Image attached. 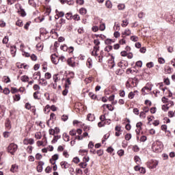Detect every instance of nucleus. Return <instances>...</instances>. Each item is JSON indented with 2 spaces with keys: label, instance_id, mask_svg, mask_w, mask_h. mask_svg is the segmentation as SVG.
<instances>
[{
  "label": "nucleus",
  "instance_id": "obj_29",
  "mask_svg": "<svg viewBox=\"0 0 175 175\" xmlns=\"http://www.w3.org/2000/svg\"><path fill=\"white\" fill-rule=\"evenodd\" d=\"M105 44H111V43H114V40L107 38L105 40Z\"/></svg>",
  "mask_w": 175,
  "mask_h": 175
},
{
  "label": "nucleus",
  "instance_id": "obj_20",
  "mask_svg": "<svg viewBox=\"0 0 175 175\" xmlns=\"http://www.w3.org/2000/svg\"><path fill=\"white\" fill-rule=\"evenodd\" d=\"M66 84H65V87L66 88H69V85H70L72 84V83L70 82V78H67V79L66 80Z\"/></svg>",
  "mask_w": 175,
  "mask_h": 175
},
{
  "label": "nucleus",
  "instance_id": "obj_39",
  "mask_svg": "<svg viewBox=\"0 0 175 175\" xmlns=\"http://www.w3.org/2000/svg\"><path fill=\"white\" fill-rule=\"evenodd\" d=\"M61 50H63V51H68V46L66 44L62 45L60 46Z\"/></svg>",
  "mask_w": 175,
  "mask_h": 175
},
{
  "label": "nucleus",
  "instance_id": "obj_55",
  "mask_svg": "<svg viewBox=\"0 0 175 175\" xmlns=\"http://www.w3.org/2000/svg\"><path fill=\"white\" fill-rule=\"evenodd\" d=\"M129 98L130 99H133V98H135V93H133V92H131L129 94Z\"/></svg>",
  "mask_w": 175,
  "mask_h": 175
},
{
  "label": "nucleus",
  "instance_id": "obj_60",
  "mask_svg": "<svg viewBox=\"0 0 175 175\" xmlns=\"http://www.w3.org/2000/svg\"><path fill=\"white\" fill-rule=\"evenodd\" d=\"M72 161L74 162V163H79V162H80V159H79V157H75L72 159Z\"/></svg>",
  "mask_w": 175,
  "mask_h": 175
},
{
  "label": "nucleus",
  "instance_id": "obj_57",
  "mask_svg": "<svg viewBox=\"0 0 175 175\" xmlns=\"http://www.w3.org/2000/svg\"><path fill=\"white\" fill-rule=\"evenodd\" d=\"M45 78H46L48 80H49V79H51V74L50 72H46Z\"/></svg>",
  "mask_w": 175,
  "mask_h": 175
},
{
  "label": "nucleus",
  "instance_id": "obj_7",
  "mask_svg": "<svg viewBox=\"0 0 175 175\" xmlns=\"http://www.w3.org/2000/svg\"><path fill=\"white\" fill-rule=\"evenodd\" d=\"M67 63L68 65L72 68H75V66H76V62H75V60H73V58L72 57L68 59Z\"/></svg>",
  "mask_w": 175,
  "mask_h": 175
},
{
  "label": "nucleus",
  "instance_id": "obj_38",
  "mask_svg": "<svg viewBox=\"0 0 175 175\" xmlns=\"http://www.w3.org/2000/svg\"><path fill=\"white\" fill-rule=\"evenodd\" d=\"M146 66L147 68H154V62H150L146 64Z\"/></svg>",
  "mask_w": 175,
  "mask_h": 175
},
{
  "label": "nucleus",
  "instance_id": "obj_56",
  "mask_svg": "<svg viewBox=\"0 0 175 175\" xmlns=\"http://www.w3.org/2000/svg\"><path fill=\"white\" fill-rule=\"evenodd\" d=\"M58 158H59L58 154H54V155L52 157L51 159H52L53 161H57Z\"/></svg>",
  "mask_w": 175,
  "mask_h": 175
},
{
  "label": "nucleus",
  "instance_id": "obj_22",
  "mask_svg": "<svg viewBox=\"0 0 175 175\" xmlns=\"http://www.w3.org/2000/svg\"><path fill=\"white\" fill-rule=\"evenodd\" d=\"M103 106H107V109H108V110H109V111H113V110H114V107H113V105H110V104H104Z\"/></svg>",
  "mask_w": 175,
  "mask_h": 175
},
{
  "label": "nucleus",
  "instance_id": "obj_31",
  "mask_svg": "<svg viewBox=\"0 0 175 175\" xmlns=\"http://www.w3.org/2000/svg\"><path fill=\"white\" fill-rule=\"evenodd\" d=\"M36 47H37L38 50H39L40 51H41V50H43V44H42V43H38V44L36 45Z\"/></svg>",
  "mask_w": 175,
  "mask_h": 175
},
{
  "label": "nucleus",
  "instance_id": "obj_48",
  "mask_svg": "<svg viewBox=\"0 0 175 175\" xmlns=\"http://www.w3.org/2000/svg\"><path fill=\"white\" fill-rule=\"evenodd\" d=\"M174 114H175V112L172 111H170L168 112V116L170 118H173V117L174 116Z\"/></svg>",
  "mask_w": 175,
  "mask_h": 175
},
{
  "label": "nucleus",
  "instance_id": "obj_10",
  "mask_svg": "<svg viewBox=\"0 0 175 175\" xmlns=\"http://www.w3.org/2000/svg\"><path fill=\"white\" fill-rule=\"evenodd\" d=\"M164 72L165 74H168L170 75V73H172L173 72V68H172L170 66H165L164 68Z\"/></svg>",
  "mask_w": 175,
  "mask_h": 175
},
{
  "label": "nucleus",
  "instance_id": "obj_25",
  "mask_svg": "<svg viewBox=\"0 0 175 175\" xmlns=\"http://www.w3.org/2000/svg\"><path fill=\"white\" fill-rule=\"evenodd\" d=\"M118 10H124L125 9V4L124 3H120L118 5Z\"/></svg>",
  "mask_w": 175,
  "mask_h": 175
},
{
  "label": "nucleus",
  "instance_id": "obj_34",
  "mask_svg": "<svg viewBox=\"0 0 175 175\" xmlns=\"http://www.w3.org/2000/svg\"><path fill=\"white\" fill-rule=\"evenodd\" d=\"M132 139V134L131 133H127L126 135H125V140H127V141H129L130 139Z\"/></svg>",
  "mask_w": 175,
  "mask_h": 175
},
{
  "label": "nucleus",
  "instance_id": "obj_1",
  "mask_svg": "<svg viewBox=\"0 0 175 175\" xmlns=\"http://www.w3.org/2000/svg\"><path fill=\"white\" fill-rule=\"evenodd\" d=\"M152 150L154 152H162V150H163V144L159 140L154 142L152 145Z\"/></svg>",
  "mask_w": 175,
  "mask_h": 175
},
{
  "label": "nucleus",
  "instance_id": "obj_36",
  "mask_svg": "<svg viewBox=\"0 0 175 175\" xmlns=\"http://www.w3.org/2000/svg\"><path fill=\"white\" fill-rule=\"evenodd\" d=\"M99 29L100 31H105V29H106V25H105V23H102L101 25H100Z\"/></svg>",
  "mask_w": 175,
  "mask_h": 175
},
{
  "label": "nucleus",
  "instance_id": "obj_11",
  "mask_svg": "<svg viewBox=\"0 0 175 175\" xmlns=\"http://www.w3.org/2000/svg\"><path fill=\"white\" fill-rule=\"evenodd\" d=\"M86 65L89 69H91V68H92V59L88 58L86 62Z\"/></svg>",
  "mask_w": 175,
  "mask_h": 175
},
{
  "label": "nucleus",
  "instance_id": "obj_12",
  "mask_svg": "<svg viewBox=\"0 0 175 175\" xmlns=\"http://www.w3.org/2000/svg\"><path fill=\"white\" fill-rule=\"evenodd\" d=\"M132 80V81H131ZM131 83L133 84V87H136L137 85V83L139 81V80L137 79V78L134 77L133 79H131Z\"/></svg>",
  "mask_w": 175,
  "mask_h": 175
},
{
  "label": "nucleus",
  "instance_id": "obj_3",
  "mask_svg": "<svg viewBox=\"0 0 175 175\" xmlns=\"http://www.w3.org/2000/svg\"><path fill=\"white\" fill-rule=\"evenodd\" d=\"M159 163V162L155 159H151L147 162L148 167H149V169L157 168V166H158Z\"/></svg>",
  "mask_w": 175,
  "mask_h": 175
},
{
  "label": "nucleus",
  "instance_id": "obj_53",
  "mask_svg": "<svg viewBox=\"0 0 175 175\" xmlns=\"http://www.w3.org/2000/svg\"><path fill=\"white\" fill-rule=\"evenodd\" d=\"M51 170H52L51 167L47 166L45 169V172L46 173H51Z\"/></svg>",
  "mask_w": 175,
  "mask_h": 175
},
{
  "label": "nucleus",
  "instance_id": "obj_6",
  "mask_svg": "<svg viewBox=\"0 0 175 175\" xmlns=\"http://www.w3.org/2000/svg\"><path fill=\"white\" fill-rule=\"evenodd\" d=\"M35 143V141L32 138L27 139L25 138L23 140V144L28 146V144H33Z\"/></svg>",
  "mask_w": 175,
  "mask_h": 175
},
{
  "label": "nucleus",
  "instance_id": "obj_8",
  "mask_svg": "<svg viewBox=\"0 0 175 175\" xmlns=\"http://www.w3.org/2000/svg\"><path fill=\"white\" fill-rule=\"evenodd\" d=\"M18 13L21 14L22 17H25L27 16V13L25 12V10L23 9V7L19 5V10H18Z\"/></svg>",
  "mask_w": 175,
  "mask_h": 175
},
{
  "label": "nucleus",
  "instance_id": "obj_16",
  "mask_svg": "<svg viewBox=\"0 0 175 175\" xmlns=\"http://www.w3.org/2000/svg\"><path fill=\"white\" fill-rule=\"evenodd\" d=\"M60 165L62 167H64V169H68V167H69V164H68L66 161H62Z\"/></svg>",
  "mask_w": 175,
  "mask_h": 175
},
{
  "label": "nucleus",
  "instance_id": "obj_64",
  "mask_svg": "<svg viewBox=\"0 0 175 175\" xmlns=\"http://www.w3.org/2000/svg\"><path fill=\"white\" fill-rule=\"evenodd\" d=\"M158 61L160 64H165V59H163V57H159Z\"/></svg>",
  "mask_w": 175,
  "mask_h": 175
},
{
  "label": "nucleus",
  "instance_id": "obj_46",
  "mask_svg": "<svg viewBox=\"0 0 175 175\" xmlns=\"http://www.w3.org/2000/svg\"><path fill=\"white\" fill-rule=\"evenodd\" d=\"M35 137H36V139H42V133H36Z\"/></svg>",
  "mask_w": 175,
  "mask_h": 175
},
{
  "label": "nucleus",
  "instance_id": "obj_54",
  "mask_svg": "<svg viewBox=\"0 0 175 175\" xmlns=\"http://www.w3.org/2000/svg\"><path fill=\"white\" fill-rule=\"evenodd\" d=\"M14 100L18 101L20 99H21V97L20 94H16L15 96L14 97Z\"/></svg>",
  "mask_w": 175,
  "mask_h": 175
},
{
  "label": "nucleus",
  "instance_id": "obj_14",
  "mask_svg": "<svg viewBox=\"0 0 175 175\" xmlns=\"http://www.w3.org/2000/svg\"><path fill=\"white\" fill-rule=\"evenodd\" d=\"M21 79L23 83H27L29 81V77H28L27 75H23L21 77Z\"/></svg>",
  "mask_w": 175,
  "mask_h": 175
},
{
  "label": "nucleus",
  "instance_id": "obj_21",
  "mask_svg": "<svg viewBox=\"0 0 175 175\" xmlns=\"http://www.w3.org/2000/svg\"><path fill=\"white\" fill-rule=\"evenodd\" d=\"M80 14H82V16H84V14H87V9L82 8L79 10Z\"/></svg>",
  "mask_w": 175,
  "mask_h": 175
},
{
  "label": "nucleus",
  "instance_id": "obj_41",
  "mask_svg": "<svg viewBox=\"0 0 175 175\" xmlns=\"http://www.w3.org/2000/svg\"><path fill=\"white\" fill-rule=\"evenodd\" d=\"M79 166L82 167V169H85V167H87V163L81 162L79 163Z\"/></svg>",
  "mask_w": 175,
  "mask_h": 175
},
{
  "label": "nucleus",
  "instance_id": "obj_13",
  "mask_svg": "<svg viewBox=\"0 0 175 175\" xmlns=\"http://www.w3.org/2000/svg\"><path fill=\"white\" fill-rule=\"evenodd\" d=\"M56 16H57V18H56V20H58V18H59L60 17H64L65 16V13L64 12H58L56 10Z\"/></svg>",
  "mask_w": 175,
  "mask_h": 175
},
{
  "label": "nucleus",
  "instance_id": "obj_44",
  "mask_svg": "<svg viewBox=\"0 0 175 175\" xmlns=\"http://www.w3.org/2000/svg\"><path fill=\"white\" fill-rule=\"evenodd\" d=\"M65 23H66V20H65L64 18H60L59 23L60 24L61 27H62V25H64Z\"/></svg>",
  "mask_w": 175,
  "mask_h": 175
},
{
  "label": "nucleus",
  "instance_id": "obj_43",
  "mask_svg": "<svg viewBox=\"0 0 175 175\" xmlns=\"http://www.w3.org/2000/svg\"><path fill=\"white\" fill-rule=\"evenodd\" d=\"M72 18L75 21H79V20H80V16H79L78 14H75V15L72 16Z\"/></svg>",
  "mask_w": 175,
  "mask_h": 175
},
{
  "label": "nucleus",
  "instance_id": "obj_24",
  "mask_svg": "<svg viewBox=\"0 0 175 175\" xmlns=\"http://www.w3.org/2000/svg\"><path fill=\"white\" fill-rule=\"evenodd\" d=\"M94 56L98 57V51H99V46H94Z\"/></svg>",
  "mask_w": 175,
  "mask_h": 175
},
{
  "label": "nucleus",
  "instance_id": "obj_47",
  "mask_svg": "<svg viewBox=\"0 0 175 175\" xmlns=\"http://www.w3.org/2000/svg\"><path fill=\"white\" fill-rule=\"evenodd\" d=\"M42 156L40 153H37L36 154V159H37L38 161H40V159H42Z\"/></svg>",
  "mask_w": 175,
  "mask_h": 175
},
{
  "label": "nucleus",
  "instance_id": "obj_28",
  "mask_svg": "<svg viewBox=\"0 0 175 175\" xmlns=\"http://www.w3.org/2000/svg\"><path fill=\"white\" fill-rule=\"evenodd\" d=\"M126 88H133V87L131 85V79L126 82Z\"/></svg>",
  "mask_w": 175,
  "mask_h": 175
},
{
  "label": "nucleus",
  "instance_id": "obj_51",
  "mask_svg": "<svg viewBox=\"0 0 175 175\" xmlns=\"http://www.w3.org/2000/svg\"><path fill=\"white\" fill-rule=\"evenodd\" d=\"M16 24V25H18V27H23V25H24L23 23V21H17Z\"/></svg>",
  "mask_w": 175,
  "mask_h": 175
},
{
  "label": "nucleus",
  "instance_id": "obj_52",
  "mask_svg": "<svg viewBox=\"0 0 175 175\" xmlns=\"http://www.w3.org/2000/svg\"><path fill=\"white\" fill-rule=\"evenodd\" d=\"M76 130L75 129H72L70 131V136H76Z\"/></svg>",
  "mask_w": 175,
  "mask_h": 175
},
{
  "label": "nucleus",
  "instance_id": "obj_15",
  "mask_svg": "<svg viewBox=\"0 0 175 175\" xmlns=\"http://www.w3.org/2000/svg\"><path fill=\"white\" fill-rule=\"evenodd\" d=\"M41 80V81L39 82V84H41V85H43V87H46V85H47L48 83L47 81H46V79H40Z\"/></svg>",
  "mask_w": 175,
  "mask_h": 175
},
{
  "label": "nucleus",
  "instance_id": "obj_33",
  "mask_svg": "<svg viewBox=\"0 0 175 175\" xmlns=\"http://www.w3.org/2000/svg\"><path fill=\"white\" fill-rule=\"evenodd\" d=\"M131 33V30L129 29H126L123 33V35H126V36H129Z\"/></svg>",
  "mask_w": 175,
  "mask_h": 175
},
{
  "label": "nucleus",
  "instance_id": "obj_18",
  "mask_svg": "<svg viewBox=\"0 0 175 175\" xmlns=\"http://www.w3.org/2000/svg\"><path fill=\"white\" fill-rule=\"evenodd\" d=\"M105 5L108 9H111L113 5L111 4V1L110 0H107L105 3Z\"/></svg>",
  "mask_w": 175,
  "mask_h": 175
},
{
  "label": "nucleus",
  "instance_id": "obj_4",
  "mask_svg": "<svg viewBox=\"0 0 175 175\" xmlns=\"http://www.w3.org/2000/svg\"><path fill=\"white\" fill-rule=\"evenodd\" d=\"M44 165V162L43 161L38 162V165L37 166V172H38V173H42V172H43Z\"/></svg>",
  "mask_w": 175,
  "mask_h": 175
},
{
  "label": "nucleus",
  "instance_id": "obj_2",
  "mask_svg": "<svg viewBox=\"0 0 175 175\" xmlns=\"http://www.w3.org/2000/svg\"><path fill=\"white\" fill-rule=\"evenodd\" d=\"M18 148V146L14 143H11L7 148L8 152H10L11 155H14L16 151Z\"/></svg>",
  "mask_w": 175,
  "mask_h": 175
},
{
  "label": "nucleus",
  "instance_id": "obj_63",
  "mask_svg": "<svg viewBox=\"0 0 175 175\" xmlns=\"http://www.w3.org/2000/svg\"><path fill=\"white\" fill-rule=\"evenodd\" d=\"M32 146H28L27 148V151L29 154H32Z\"/></svg>",
  "mask_w": 175,
  "mask_h": 175
},
{
  "label": "nucleus",
  "instance_id": "obj_32",
  "mask_svg": "<svg viewBox=\"0 0 175 175\" xmlns=\"http://www.w3.org/2000/svg\"><path fill=\"white\" fill-rule=\"evenodd\" d=\"M131 40H132V42H137V40H139V37L136 36H132L131 37Z\"/></svg>",
  "mask_w": 175,
  "mask_h": 175
},
{
  "label": "nucleus",
  "instance_id": "obj_40",
  "mask_svg": "<svg viewBox=\"0 0 175 175\" xmlns=\"http://www.w3.org/2000/svg\"><path fill=\"white\" fill-rule=\"evenodd\" d=\"M122 147L123 148H126L128 147V142L127 141H123L122 143Z\"/></svg>",
  "mask_w": 175,
  "mask_h": 175
},
{
  "label": "nucleus",
  "instance_id": "obj_27",
  "mask_svg": "<svg viewBox=\"0 0 175 175\" xmlns=\"http://www.w3.org/2000/svg\"><path fill=\"white\" fill-rule=\"evenodd\" d=\"M40 33L44 34V35H47V33H49V31H47V29H46L44 28H41L40 29Z\"/></svg>",
  "mask_w": 175,
  "mask_h": 175
},
{
  "label": "nucleus",
  "instance_id": "obj_58",
  "mask_svg": "<svg viewBox=\"0 0 175 175\" xmlns=\"http://www.w3.org/2000/svg\"><path fill=\"white\" fill-rule=\"evenodd\" d=\"M139 117L140 118H146V113L144 111H141Z\"/></svg>",
  "mask_w": 175,
  "mask_h": 175
},
{
  "label": "nucleus",
  "instance_id": "obj_23",
  "mask_svg": "<svg viewBox=\"0 0 175 175\" xmlns=\"http://www.w3.org/2000/svg\"><path fill=\"white\" fill-rule=\"evenodd\" d=\"M170 106H169V105L166 104V105H163L162 106V110H163V111H167L170 109Z\"/></svg>",
  "mask_w": 175,
  "mask_h": 175
},
{
  "label": "nucleus",
  "instance_id": "obj_9",
  "mask_svg": "<svg viewBox=\"0 0 175 175\" xmlns=\"http://www.w3.org/2000/svg\"><path fill=\"white\" fill-rule=\"evenodd\" d=\"M5 111H6L5 106L0 105V118H2L5 116Z\"/></svg>",
  "mask_w": 175,
  "mask_h": 175
},
{
  "label": "nucleus",
  "instance_id": "obj_26",
  "mask_svg": "<svg viewBox=\"0 0 175 175\" xmlns=\"http://www.w3.org/2000/svg\"><path fill=\"white\" fill-rule=\"evenodd\" d=\"M95 118H94V115L89 113L88 115L87 119L88 120V121H94Z\"/></svg>",
  "mask_w": 175,
  "mask_h": 175
},
{
  "label": "nucleus",
  "instance_id": "obj_19",
  "mask_svg": "<svg viewBox=\"0 0 175 175\" xmlns=\"http://www.w3.org/2000/svg\"><path fill=\"white\" fill-rule=\"evenodd\" d=\"M17 169H18V167L17 165H12L10 169V172H12V173H14L15 172H17Z\"/></svg>",
  "mask_w": 175,
  "mask_h": 175
},
{
  "label": "nucleus",
  "instance_id": "obj_35",
  "mask_svg": "<svg viewBox=\"0 0 175 175\" xmlns=\"http://www.w3.org/2000/svg\"><path fill=\"white\" fill-rule=\"evenodd\" d=\"M39 94H40V92L39 91H36V92L33 93V98L34 99H40L38 95H39Z\"/></svg>",
  "mask_w": 175,
  "mask_h": 175
},
{
  "label": "nucleus",
  "instance_id": "obj_30",
  "mask_svg": "<svg viewBox=\"0 0 175 175\" xmlns=\"http://www.w3.org/2000/svg\"><path fill=\"white\" fill-rule=\"evenodd\" d=\"M111 50H113V46L111 45H109L108 46L105 48V51H107V53L111 51Z\"/></svg>",
  "mask_w": 175,
  "mask_h": 175
},
{
  "label": "nucleus",
  "instance_id": "obj_59",
  "mask_svg": "<svg viewBox=\"0 0 175 175\" xmlns=\"http://www.w3.org/2000/svg\"><path fill=\"white\" fill-rule=\"evenodd\" d=\"M83 161L85 163H87V162H90V157H83Z\"/></svg>",
  "mask_w": 175,
  "mask_h": 175
},
{
  "label": "nucleus",
  "instance_id": "obj_50",
  "mask_svg": "<svg viewBox=\"0 0 175 175\" xmlns=\"http://www.w3.org/2000/svg\"><path fill=\"white\" fill-rule=\"evenodd\" d=\"M124 150L120 149L118 151V154L119 155V157H122V155H124Z\"/></svg>",
  "mask_w": 175,
  "mask_h": 175
},
{
  "label": "nucleus",
  "instance_id": "obj_37",
  "mask_svg": "<svg viewBox=\"0 0 175 175\" xmlns=\"http://www.w3.org/2000/svg\"><path fill=\"white\" fill-rule=\"evenodd\" d=\"M129 24V21L127 19L122 21V27H126Z\"/></svg>",
  "mask_w": 175,
  "mask_h": 175
},
{
  "label": "nucleus",
  "instance_id": "obj_45",
  "mask_svg": "<svg viewBox=\"0 0 175 175\" xmlns=\"http://www.w3.org/2000/svg\"><path fill=\"white\" fill-rule=\"evenodd\" d=\"M96 154L98 155V157H102V155H103V150L100 149L97 150Z\"/></svg>",
  "mask_w": 175,
  "mask_h": 175
},
{
  "label": "nucleus",
  "instance_id": "obj_42",
  "mask_svg": "<svg viewBox=\"0 0 175 175\" xmlns=\"http://www.w3.org/2000/svg\"><path fill=\"white\" fill-rule=\"evenodd\" d=\"M136 66H137L138 68H142V66H143V62L142 61H137L136 62Z\"/></svg>",
  "mask_w": 175,
  "mask_h": 175
},
{
  "label": "nucleus",
  "instance_id": "obj_5",
  "mask_svg": "<svg viewBox=\"0 0 175 175\" xmlns=\"http://www.w3.org/2000/svg\"><path fill=\"white\" fill-rule=\"evenodd\" d=\"M51 61L55 65L58 64L59 62V57L55 55V54L51 55Z\"/></svg>",
  "mask_w": 175,
  "mask_h": 175
},
{
  "label": "nucleus",
  "instance_id": "obj_61",
  "mask_svg": "<svg viewBox=\"0 0 175 175\" xmlns=\"http://www.w3.org/2000/svg\"><path fill=\"white\" fill-rule=\"evenodd\" d=\"M68 117L66 115H63L62 116V121H64V122L68 121Z\"/></svg>",
  "mask_w": 175,
  "mask_h": 175
},
{
  "label": "nucleus",
  "instance_id": "obj_62",
  "mask_svg": "<svg viewBox=\"0 0 175 175\" xmlns=\"http://www.w3.org/2000/svg\"><path fill=\"white\" fill-rule=\"evenodd\" d=\"M89 96H90V98H92V99H96V95H95L93 93L90 92L89 93Z\"/></svg>",
  "mask_w": 175,
  "mask_h": 175
},
{
  "label": "nucleus",
  "instance_id": "obj_17",
  "mask_svg": "<svg viewBox=\"0 0 175 175\" xmlns=\"http://www.w3.org/2000/svg\"><path fill=\"white\" fill-rule=\"evenodd\" d=\"M66 18L67 20H72V18H73V14L71 12L66 13Z\"/></svg>",
  "mask_w": 175,
  "mask_h": 175
},
{
  "label": "nucleus",
  "instance_id": "obj_49",
  "mask_svg": "<svg viewBox=\"0 0 175 175\" xmlns=\"http://www.w3.org/2000/svg\"><path fill=\"white\" fill-rule=\"evenodd\" d=\"M53 80L55 83H57V81H59V79H58V74L53 75Z\"/></svg>",
  "mask_w": 175,
  "mask_h": 175
}]
</instances>
